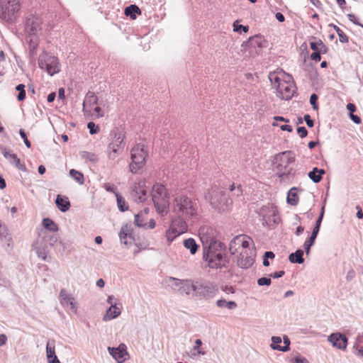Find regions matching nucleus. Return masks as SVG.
I'll list each match as a JSON object with an SVG mask.
<instances>
[{"label": "nucleus", "mask_w": 363, "mask_h": 363, "mask_svg": "<svg viewBox=\"0 0 363 363\" xmlns=\"http://www.w3.org/2000/svg\"><path fill=\"white\" fill-rule=\"evenodd\" d=\"M173 211L177 217L172 220L170 229L180 235L187 230L186 220H194L197 217V205L186 196H179L174 199Z\"/></svg>", "instance_id": "1"}, {"label": "nucleus", "mask_w": 363, "mask_h": 363, "mask_svg": "<svg viewBox=\"0 0 363 363\" xmlns=\"http://www.w3.org/2000/svg\"><path fill=\"white\" fill-rule=\"evenodd\" d=\"M295 155L291 151H284L276 155L273 161V169L276 175L282 182L294 179L296 171L293 167Z\"/></svg>", "instance_id": "2"}, {"label": "nucleus", "mask_w": 363, "mask_h": 363, "mask_svg": "<svg viewBox=\"0 0 363 363\" xmlns=\"http://www.w3.org/2000/svg\"><path fill=\"white\" fill-rule=\"evenodd\" d=\"M203 259L211 269L226 267L229 262L225 253V246L218 240L211 241L207 248L204 247Z\"/></svg>", "instance_id": "3"}, {"label": "nucleus", "mask_w": 363, "mask_h": 363, "mask_svg": "<svg viewBox=\"0 0 363 363\" xmlns=\"http://www.w3.org/2000/svg\"><path fill=\"white\" fill-rule=\"evenodd\" d=\"M205 199L208 201L213 208L218 212L228 211L232 201L228 195L219 186H213L206 194Z\"/></svg>", "instance_id": "4"}, {"label": "nucleus", "mask_w": 363, "mask_h": 363, "mask_svg": "<svg viewBox=\"0 0 363 363\" xmlns=\"http://www.w3.org/2000/svg\"><path fill=\"white\" fill-rule=\"evenodd\" d=\"M151 196L158 213L162 216L166 214L169 206V194L164 186L161 184H155L152 186Z\"/></svg>", "instance_id": "5"}, {"label": "nucleus", "mask_w": 363, "mask_h": 363, "mask_svg": "<svg viewBox=\"0 0 363 363\" xmlns=\"http://www.w3.org/2000/svg\"><path fill=\"white\" fill-rule=\"evenodd\" d=\"M20 8V0H0V18L6 23H12Z\"/></svg>", "instance_id": "6"}, {"label": "nucleus", "mask_w": 363, "mask_h": 363, "mask_svg": "<svg viewBox=\"0 0 363 363\" xmlns=\"http://www.w3.org/2000/svg\"><path fill=\"white\" fill-rule=\"evenodd\" d=\"M38 65L45 69L50 76L60 72V63L57 57L43 52L38 57Z\"/></svg>", "instance_id": "7"}, {"label": "nucleus", "mask_w": 363, "mask_h": 363, "mask_svg": "<svg viewBox=\"0 0 363 363\" xmlns=\"http://www.w3.org/2000/svg\"><path fill=\"white\" fill-rule=\"evenodd\" d=\"M147 153L144 150V145L137 144L131 150V160L130 170L135 174L145 165Z\"/></svg>", "instance_id": "8"}, {"label": "nucleus", "mask_w": 363, "mask_h": 363, "mask_svg": "<svg viewBox=\"0 0 363 363\" xmlns=\"http://www.w3.org/2000/svg\"><path fill=\"white\" fill-rule=\"evenodd\" d=\"M218 291V286L211 282L197 281L196 296L203 298H211Z\"/></svg>", "instance_id": "9"}, {"label": "nucleus", "mask_w": 363, "mask_h": 363, "mask_svg": "<svg viewBox=\"0 0 363 363\" xmlns=\"http://www.w3.org/2000/svg\"><path fill=\"white\" fill-rule=\"evenodd\" d=\"M255 250L249 249L242 252L237 260V265L242 269H248L255 262Z\"/></svg>", "instance_id": "10"}, {"label": "nucleus", "mask_w": 363, "mask_h": 363, "mask_svg": "<svg viewBox=\"0 0 363 363\" xmlns=\"http://www.w3.org/2000/svg\"><path fill=\"white\" fill-rule=\"evenodd\" d=\"M328 341L331 343L333 347L340 350H345L348 343L347 337L345 335L340 332L331 333L328 337Z\"/></svg>", "instance_id": "11"}, {"label": "nucleus", "mask_w": 363, "mask_h": 363, "mask_svg": "<svg viewBox=\"0 0 363 363\" xmlns=\"http://www.w3.org/2000/svg\"><path fill=\"white\" fill-rule=\"evenodd\" d=\"M125 131L122 128H114L110 133V143L108 145L124 148Z\"/></svg>", "instance_id": "12"}, {"label": "nucleus", "mask_w": 363, "mask_h": 363, "mask_svg": "<svg viewBox=\"0 0 363 363\" xmlns=\"http://www.w3.org/2000/svg\"><path fill=\"white\" fill-rule=\"evenodd\" d=\"M0 151L3 154L4 157L10 162L11 164L16 167L17 169L26 172V167L24 164L21 162L20 159L14 153H12L10 150H7L6 147L0 145Z\"/></svg>", "instance_id": "13"}, {"label": "nucleus", "mask_w": 363, "mask_h": 363, "mask_svg": "<svg viewBox=\"0 0 363 363\" xmlns=\"http://www.w3.org/2000/svg\"><path fill=\"white\" fill-rule=\"evenodd\" d=\"M277 91L281 99L290 100L295 93V85L286 82H279Z\"/></svg>", "instance_id": "14"}, {"label": "nucleus", "mask_w": 363, "mask_h": 363, "mask_svg": "<svg viewBox=\"0 0 363 363\" xmlns=\"http://www.w3.org/2000/svg\"><path fill=\"white\" fill-rule=\"evenodd\" d=\"M130 195L135 202L142 203L146 200L147 191L143 182L135 184L131 191Z\"/></svg>", "instance_id": "15"}, {"label": "nucleus", "mask_w": 363, "mask_h": 363, "mask_svg": "<svg viewBox=\"0 0 363 363\" xmlns=\"http://www.w3.org/2000/svg\"><path fill=\"white\" fill-rule=\"evenodd\" d=\"M109 354L116 360L118 363H123L125 361L128 354L126 351V347L124 344H121L118 347H108Z\"/></svg>", "instance_id": "16"}, {"label": "nucleus", "mask_w": 363, "mask_h": 363, "mask_svg": "<svg viewBox=\"0 0 363 363\" xmlns=\"http://www.w3.org/2000/svg\"><path fill=\"white\" fill-rule=\"evenodd\" d=\"M197 281L191 279H183L181 288L178 289V291L181 294L186 296H196Z\"/></svg>", "instance_id": "17"}, {"label": "nucleus", "mask_w": 363, "mask_h": 363, "mask_svg": "<svg viewBox=\"0 0 363 363\" xmlns=\"http://www.w3.org/2000/svg\"><path fill=\"white\" fill-rule=\"evenodd\" d=\"M40 20L38 17L30 16L26 21V30L30 35H35L40 28Z\"/></svg>", "instance_id": "18"}, {"label": "nucleus", "mask_w": 363, "mask_h": 363, "mask_svg": "<svg viewBox=\"0 0 363 363\" xmlns=\"http://www.w3.org/2000/svg\"><path fill=\"white\" fill-rule=\"evenodd\" d=\"M119 238L121 242L124 245L128 244V239L129 240L130 244L135 241L133 235V228L130 224H125L122 226L119 232Z\"/></svg>", "instance_id": "19"}, {"label": "nucleus", "mask_w": 363, "mask_h": 363, "mask_svg": "<svg viewBox=\"0 0 363 363\" xmlns=\"http://www.w3.org/2000/svg\"><path fill=\"white\" fill-rule=\"evenodd\" d=\"M0 241L6 242L8 247L13 245L12 235L9 233L8 227L0 220Z\"/></svg>", "instance_id": "20"}, {"label": "nucleus", "mask_w": 363, "mask_h": 363, "mask_svg": "<svg viewBox=\"0 0 363 363\" xmlns=\"http://www.w3.org/2000/svg\"><path fill=\"white\" fill-rule=\"evenodd\" d=\"M46 354L49 363H60L55 354L54 341L52 343L50 341L47 342Z\"/></svg>", "instance_id": "21"}, {"label": "nucleus", "mask_w": 363, "mask_h": 363, "mask_svg": "<svg viewBox=\"0 0 363 363\" xmlns=\"http://www.w3.org/2000/svg\"><path fill=\"white\" fill-rule=\"evenodd\" d=\"M55 204L62 212H67L70 208V202L67 197L58 194L55 199Z\"/></svg>", "instance_id": "22"}, {"label": "nucleus", "mask_w": 363, "mask_h": 363, "mask_svg": "<svg viewBox=\"0 0 363 363\" xmlns=\"http://www.w3.org/2000/svg\"><path fill=\"white\" fill-rule=\"evenodd\" d=\"M121 308L117 307L116 304L111 306L106 311L103 320L105 321L111 320L118 317L121 315Z\"/></svg>", "instance_id": "23"}, {"label": "nucleus", "mask_w": 363, "mask_h": 363, "mask_svg": "<svg viewBox=\"0 0 363 363\" xmlns=\"http://www.w3.org/2000/svg\"><path fill=\"white\" fill-rule=\"evenodd\" d=\"M304 250L298 249L296 252L291 253L289 255V260L293 264H302L304 262L303 254Z\"/></svg>", "instance_id": "24"}, {"label": "nucleus", "mask_w": 363, "mask_h": 363, "mask_svg": "<svg viewBox=\"0 0 363 363\" xmlns=\"http://www.w3.org/2000/svg\"><path fill=\"white\" fill-rule=\"evenodd\" d=\"M325 171L323 169H318L313 167V169L308 172V177L314 182L318 183L322 180L323 175L325 174Z\"/></svg>", "instance_id": "25"}, {"label": "nucleus", "mask_w": 363, "mask_h": 363, "mask_svg": "<svg viewBox=\"0 0 363 363\" xmlns=\"http://www.w3.org/2000/svg\"><path fill=\"white\" fill-rule=\"evenodd\" d=\"M318 233L313 230L311 236L304 242L303 248L306 255L310 254L311 247L314 245Z\"/></svg>", "instance_id": "26"}, {"label": "nucleus", "mask_w": 363, "mask_h": 363, "mask_svg": "<svg viewBox=\"0 0 363 363\" xmlns=\"http://www.w3.org/2000/svg\"><path fill=\"white\" fill-rule=\"evenodd\" d=\"M241 239H242V235H236L233 238V240L230 242L229 244V251L231 255H235L240 247H241Z\"/></svg>", "instance_id": "27"}, {"label": "nucleus", "mask_w": 363, "mask_h": 363, "mask_svg": "<svg viewBox=\"0 0 363 363\" xmlns=\"http://www.w3.org/2000/svg\"><path fill=\"white\" fill-rule=\"evenodd\" d=\"M124 13L126 16H129L132 19H135L137 15L141 13V11L138 6L135 4H131L125 7Z\"/></svg>", "instance_id": "28"}, {"label": "nucleus", "mask_w": 363, "mask_h": 363, "mask_svg": "<svg viewBox=\"0 0 363 363\" xmlns=\"http://www.w3.org/2000/svg\"><path fill=\"white\" fill-rule=\"evenodd\" d=\"M298 189L292 187L288 192L286 201L289 205L296 206L298 203V196L297 194Z\"/></svg>", "instance_id": "29"}, {"label": "nucleus", "mask_w": 363, "mask_h": 363, "mask_svg": "<svg viewBox=\"0 0 363 363\" xmlns=\"http://www.w3.org/2000/svg\"><path fill=\"white\" fill-rule=\"evenodd\" d=\"M123 150V147H116L111 145H108L107 147V153L108 157L109 160H114L120 154L122 153Z\"/></svg>", "instance_id": "30"}, {"label": "nucleus", "mask_w": 363, "mask_h": 363, "mask_svg": "<svg viewBox=\"0 0 363 363\" xmlns=\"http://www.w3.org/2000/svg\"><path fill=\"white\" fill-rule=\"evenodd\" d=\"M183 244L186 249L189 250L191 255L196 254L199 247L195 240L191 238L184 240Z\"/></svg>", "instance_id": "31"}, {"label": "nucleus", "mask_w": 363, "mask_h": 363, "mask_svg": "<svg viewBox=\"0 0 363 363\" xmlns=\"http://www.w3.org/2000/svg\"><path fill=\"white\" fill-rule=\"evenodd\" d=\"M98 103V97L95 95L94 92L88 91L86 94L85 99L83 102V111L85 112V106L86 104H89V106L97 104Z\"/></svg>", "instance_id": "32"}, {"label": "nucleus", "mask_w": 363, "mask_h": 363, "mask_svg": "<svg viewBox=\"0 0 363 363\" xmlns=\"http://www.w3.org/2000/svg\"><path fill=\"white\" fill-rule=\"evenodd\" d=\"M42 225L45 229L52 233L57 232L58 230V227L57 224H55V223L49 218H43L42 221Z\"/></svg>", "instance_id": "33"}, {"label": "nucleus", "mask_w": 363, "mask_h": 363, "mask_svg": "<svg viewBox=\"0 0 363 363\" xmlns=\"http://www.w3.org/2000/svg\"><path fill=\"white\" fill-rule=\"evenodd\" d=\"M216 306L219 308H227L230 310H233L237 308L236 302L233 301H227L224 298L219 299L216 301Z\"/></svg>", "instance_id": "34"}, {"label": "nucleus", "mask_w": 363, "mask_h": 363, "mask_svg": "<svg viewBox=\"0 0 363 363\" xmlns=\"http://www.w3.org/2000/svg\"><path fill=\"white\" fill-rule=\"evenodd\" d=\"M117 206L120 211L125 212L128 209V205L126 203L124 198L118 193H116Z\"/></svg>", "instance_id": "35"}, {"label": "nucleus", "mask_w": 363, "mask_h": 363, "mask_svg": "<svg viewBox=\"0 0 363 363\" xmlns=\"http://www.w3.org/2000/svg\"><path fill=\"white\" fill-rule=\"evenodd\" d=\"M69 175L79 184H83L84 183V175L82 172L72 169L69 170Z\"/></svg>", "instance_id": "36"}, {"label": "nucleus", "mask_w": 363, "mask_h": 363, "mask_svg": "<svg viewBox=\"0 0 363 363\" xmlns=\"http://www.w3.org/2000/svg\"><path fill=\"white\" fill-rule=\"evenodd\" d=\"M183 279H179L174 277H169L167 282L168 283V285L171 286V288L173 290L178 291L179 288H181V286L182 284Z\"/></svg>", "instance_id": "37"}, {"label": "nucleus", "mask_w": 363, "mask_h": 363, "mask_svg": "<svg viewBox=\"0 0 363 363\" xmlns=\"http://www.w3.org/2000/svg\"><path fill=\"white\" fill-rule=\"evenodd\" d=\"M330 26H332L336 31L340 43H345L349 41V38L347 35L345 34V33L338 26L334 24H330Z\"/></svg>", "instance_id": "38"}, {"label": "nucleus", "mask_w": 363, "mask_h": 363, "mask_svg": "<svg viewBox=\"0 0 363 363\" xmlns=\"http://www.w3.org/2000/svg\"><path fill=\"white\" fill-rule=\"evenodd\" d=\"M283 342H284V346L277 345L276 349H277L278 351H281V352H288L289 350H290L291 342H290L289 338L286 335H284L283 337Z\"/></svg>", "instance_id": "39"}, {"label": "nucleus", "mask_w": 363, "mask_h": 363, "mask_svg": "<svg viewBox=\"0 0 363 363\" xmlns=\"http://www.w3.org/2000/svg\"><path fill=\"white\" fill-rule=\"evenodd\" d=\"M16 89L18 91V94L17 95L18 100L19 101H23L26 98L25 85L19 84L16 86Z\"/></svg>", "instance_id": "40"}, {"label": "nucleus", "mask_w": 363, "mask_h": 363, "mask_svg": "<svg viewBox=\"0 0 363 363\" xmlns=\"http://www.w3.org/2000/svg\"><path fill=\"white\" fill-rule=\"evenodd\" d=\"M324 212H325V206H323L321 208V211H320V215H319L318 219L316 220L315 225V226L313 227V230L319 232L320 228V225H321V223H322V220H323V216H324Z\"/></svg>", "instance_id": "41"}, {"label": "nucleus", "mask_w": 363, "mask_h": 363, "mask_svg": "<svg viewBox=\"0 0 363 363\" xmlns=\"http://www.w3.org/2000/svg\"><path fill=\"white\" fill-rule=\"evenodd\" d=\"M275 257V255L272 251H267L264 252L263 256V265L264 267L269 266V259H273Z\"/></svg>", "instance_id": "42"}, {"label": "nucleus", "mask_w": 363, "mask_h": 363, "mask_svg": "<svg viewBox=\"0 0 363 363\" xmlns=\"http://www.w3.org/2000/svg\"><path fill=\"white\" fill-rule=\"evenodd\" d=\"M230 191L233 192V196H239L242 194V188L240 184L236 186L235 184H233L230 186Z\"/></svg>", "instance_id": "43"}, {"label": "nucleus", "mask_w": 363, "mask_h": 363, "mask_svg": "<svg viewBox=\"0 0 363 363\" xmlns=\"http://www.w3.org/2000/svg\"><path fill=\"white\" fill-rule=\"evenodd\" d=\"M318 96L316 94H312L310 96V104L312 106V108L315 111L318 110Z\"/></svg>", "instance_id": "44"}, {"label": "nucleus", "mask_w": 363, "mask_h": 363, "mask_svg": "<svg viewBox=\"0 0 363 363\" xmlns=\"http://www.w3.org/2000/svg\"><path fill=\"white\" fill-rule=\"evenodd\" d=\"M87 128L89 129L91 135L96 134L99 131V127L91 121L87 123Z\"/></svg>", "instance_id": "45"}, {"label": "nucleus", "mask_w": 363, "mask_h": 363, "mask_svg": "<svg viewBox=\"0 0 363 363\" xmlns=\"http://www.w3.org/2000/svg\"><path fill=\"white\" fill-rule=\"evenodd\" d=\"M233 30L235 32L241 33L242 31L244 33H247L249 30L248 26H245L241 24H238L236 23H233Z\"/></svg>", "instance_id": "46"}, {"label": "nucleus", "mask_w": 363, "mask_h": 363, "mask_svg": "<svg viewBox=\"0 0 363 363\" xmlns=\"http://www.w3.org/2000/svg\"><path fill=\"white\" fill-rule=\"evenodd\" d=\"M242 239H241V247L245 249V250H247V249L250 247V241L251 238L248 236H246L245 235H242Z\"/></svg>", "instance_id": "47"}, {"label": "nucleus", "mask_w": 363, "mask_h": 363, "mask_svg": "<svg viewBox=\"0 0 363 363\" xmlns=\"http://www.w3.org/2000/svg\"><path fill=\"white\" fill-rule=\"evenodd\" d=\"M281 342V338L280 337L272 336V344H271L270 347H272V349H273L274 350H277V349H276V347L277 345H280Z\"/></svg>", "instance_id": "48"}, {"label": "nucleus", "mask_w": 363, "mask_h": 363, "mask_svg": "<svg viewBox=\"0 0 363 363\" xmlns=\"http://www.w3.org/2000/svg\"><path fill=\"white\" fill-rule=\"evenodd\" d=\"M19 134H20L21 138L23 140V142H24L26 146L28 148H30L31 147V143L28 140V139L27 138L26 133L25 132V130L23 129H20Z\"/></svg>", "instance_id": "49"}, {"label": "nucleus", "mask_w": 363, "mask_h": 363, "mask_svg": "<svg viewBox=\"0 0 363 363\" xmlns=\"http://www.w3.org/2000/svg\"><path fill=\"white\" fill-rule=\"evenodd\" d=\"M46 238V241L50 245H54L58 240V236L57 234L47 235Z\"/></svg>", "instance_id": "50"}, {"label": "nucleus", "mask_w": 363, "mask_h": 363, "mask_svg": "<svg viewBox=\"0 0 363 363\" xmlns=\"http://www.w3.org/2000/svg\"><path fill=\"white\" fill-rule=\"evenodd\" d=\"M272 283L270 277H261L257 279L259 286H269Z\"/></svg>", "instance_id": "51"}, {"label": "nucleus", "mask_w": 363, "mask_h": 363, "mask_svg": "<svg viewBox=\"0 0 363 363\" xmlns=\"http://www.w3.org/2000/svg\"><path fill=\"white\" fill-rule=\"evenodd\" d=\"M141 216H142L141 213H138L135 215L134 223L138 227H145L146 225V223H144L143 220L142 219H140Z\"/></svg>", "instance_id": "52"}, {"label": "nucleus", "mask_w": 363, "mask_h": 363, "mask_svg": "<svg viewBox=\"0 0 363 363\" xmlns=\"http://www.w3.org/2000/svg\"><path fill=\"white\" fill-rule=\"evenodd\" d=\"M318 43L319 45V50L318 52L320 54H325L328 51V47L323 43V42L321 40H318Z\"/></svg>", "instance_id": "53"}, {"label": "nucleus", "mask_w": 363, "mask_h": 363, "mask_svg": "<svg viewBox=\"0 0 363 363\" xmlns=\"http://www.w3.org/2000/svg\"><path fill=\"white\" fill-rule=\"evenodd\" d=\"M296 131L301 138L306 137L308 135V130L304 126L298 127Z\"/></svg>", "instance_id": "54"}, {"label": "nucleus", "mask_w": 363, "mask_h": 363, "mask_svg": "<svg viewBox=\"0 0 363 363\" xmlns=\"http://www.w3.org/2000/svg\"><path fill=\"white\" fill-rule=\"evenodd\" d=\"M104 186L105 189L108 192L113 193L115 195H116V193H118L116 191V186L113 184L106 183V184H104Z\"/></svg>", "instance_id": "55"}, {"label": "nucleus", "mask_w": 363, "mask_h": 363, "mask_svg": "<svg viewBox=\"0 0 363 363\" xmlns=\"http://www.w3.org/2000/svg\"><path fill=\"white\" fill-rule=\"evenodd\" d=\"M347 18L354 24L359 26L363 28V25L358 21V18L356 17V16L354 14L349 13L347 15Z\"/></svg>", "instance_id": "56"}, {"label": "nucleus", "mask_w": 363, "mask_h": 363, "mask_svg": "<svg viewBox=\"0 0 363 363\" xmlns=\"http://www.w3.org/2000/svg\"><path fill=\"white\" fill-rule=\"evenodd\" d=\"M303 120L305 121L306 125L309 128H312L314 126V120L311 119L309 114H306L303 116Z\"/></svg>", "instance_id": "57"}, {"label": "nucleus", "mask_w": 363, "mask_h": 363, "mask_svg": "<svg viewBox=\"0 0 363 363\" xmlns=\"http://www.w3.org/2000/svg\"><path fill=\"white\" fill-rule=\"evenodd\" d=\"M313 39L314 40V41H311L310 43V47H311V50H313V52L318 51L319 45H318V40L319 39L316 38L315 37H313Z\"/></svg>", "instance_id": "58"}, {"label": "nucleus", "mask_w": 363, "mask_h": 363, "mask_svg": "<svg viewBox=\"0 0 363 363\" xmlns=\"http://www.w3.org/2000/svg\"><path fill=\"white\" fill-rule=\"evenodd\" d=\"M311 59L313 61L319 62L321 60V54L318 51L313 52L311 55Z\"/></svg>", "instance_id": "59"}, {"label": "nucleus", "mask_w": 363, "mask_h": 363, "mask_svg": "<svg viewBox=\"0 0 363 363\" xmlns=\"http://www.w3.org/2000/svg\"><path fill=\"white\" fill-rule=\"evenodd\" d=\"M349 116H350V119L354 123H356V124H360L361 123L362 120H361V118L359 116L354 115V113H351Z\"/></svg>", "instance_id": "60"}, {"label": "nucleus", "mask_w": 363, "mask_h": 363, "mask_svg": "<svg viewBox=\"0 0 363 363\" xmlns=\"http://www.w3.org/2000/svg\"><path fill=\"white\" fill-rule=\"evenodd\" d=\"M285 274V272L284 270H281V271H279V272H276L273 274H271L269 275L270 277H272L274 279H278V278H281Z\"/></svg>", "instance_id": "61"}, {"label": "nucleus", "mask_w": 363, "mask_h": 363, "mask_svg": "<svg viewBox=\"0 0 363 363\" xmlns=\"http://www.w3.org/2000/svg\"><path fill=\"white\" fill-rule=\"evenodd\" d=\"M346 108L349 111V115L355 112L357 109L356 106L352 103H348Z\"/></svg>", "instance_id": "62"}, {"label": "nucleus", "mask_w": 363, "mask_h": 363, "mask_svg": "<svg viewBox=\"0 0 363 363\" xmlns=\"http://www.w3.org/2000/svg\"><path fill=\"white\" fill-rule=\"evenodd\" d=\"M38 256L43 259V260H46V252L43 249L38 248L37 250Z\"/></svg>", "instance_id": "63"}, {"label": "nucleus", "mask_w": 363, "mask_h": 363, "mask_svg": "<svg viewBox=\"0 0 363 363\" xmlns=\"http://www.w3.org/2000/svg\"><path fill=\"white\" fill-rule=\"evenodd\" d=\"M294 363H308V360L304 357L296 356L294 358Z\"/></svg>", "instance_id": "64"}]
</instances>
